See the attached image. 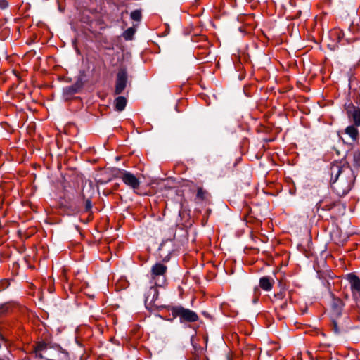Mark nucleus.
I'll use <instances>...</instances> for the list:
<instances>
[{
  "label": "nucleus",
  "mask_w": 360,
  "mask_h": 360,
  "mask_svg": "<svg viewBox=\"0 0 360 360\" xmlns=\"http://www.w3.org/2000/svg\"><path fill=\"white\" fill-rule=\"evenodd\" d=\"M333 330L335 334H339L340 332L338 326V323L335 321H333Z\"/></svg>",
  "instance_id": "19"
},
{
  "label": "nucleus",
  "mask_w": 360,
  "mask_h": 360,
  "mask_svg": "<svg viewBox=\"0 0 360 360\" xmlns=\"http://www.w3.org/2000/svg\"><path fill=\"white\" fill-rule=\"evenodd\" d=\"M359 126L349 125L347 127L344 133L347 134L352 142L357 141L359 139V134L357 127Z\"/></svg>",
  "instance_id": "11"
},
{
  "label": "nucleus",
  "mask_w": 360,
  "mask_h": 360,
  "mask_svg": "<svg viewBox=\"0 0 360 360\" xmlns=\"http://www.w3.org/2000/svg\"><path fill=\"white\" fill-rule=\"evenodd\" d=\"M336 205L337 204L335 202L331 201L329 199L325 198V199H323L317 202L316 208H317V210L321 209L322 210L329 211V210H332L334 207H335Z\"/></svg>",
  "instance_id": "12"
},
{
  "label": "nucleus",
  "mask_w": 360,
  "mask_h": 360,
  "mask_svg": "<svg viewBox=\"0 0 360 360\" xmlns=\"http://www.w3.org/2000/svg\"><path fill=\"white\" fill-rule=\"evenodd\" d=\"M356 100H359L360 101V98H357Z\"/></svg>",
  "instance_id": "26"
},
{
  "label": "nucleus",
  "mask_w": 360,
  "mask_h": 360,
  "mask_svg": "<svg viewBox=\"0 0 360 360\" xmlns=\"http://www.w3.org/2000/svg\"><path fill=\"white\" fill-rule=\"evenodd\" d=\"M354 94H356H356H357L358 97H360V94H359L358 92H356V90H354Z\"/></svg>",
  "instance_id": "23"
},
{
  "label": "nucleus",
  "mask_w": 360,
  "mask_h": 360,
  "mask_svg": "<svg viewBox=\"0 0 360 360\" xmlns=\"http://www.w3.org/2000/svg\"><path fill=\"white\" fill-rule=\"evenodd\" d=\"M209 193L208 192L202 188V187H198L197 189L196 193V199L200 201H203L207 198Z\"/></svg>",
  "instance_id": "15"
},
{
  "label": "nucleus",
  "mask_w": 360,
  "mask_h": 360,
  "mask_svg": "<svg viewBox=\"0 0 360 360\" xmlns=\"http://www.w3.org/2000/svg\"><path fill=\"white\" fill-rule=\"evenodd\" d=\"M168 311L172 316L170 320L179 317L181 323H193L197 321L199 319L196 312L189 309L184 308L181 305L168 307Z\"/></svg>",
  "instance_id": "3"
},
{
  "label": "nucleus",
  "mask_w": 360,
  "mask_h": 360,
  "mask_svg": "<svg viewBox=\"0 0 360 360\" xmlns=\"http://www.w3.org/2000/svg\"><path fill=\"white\" fill-rule=\"evenodd\" d=\"M356 100H359L360 101V98H357Z\"/></svg>",
  "instance_id": "27"
},
{
  "label": "nucleus",
  "mask_w": 360,
  "mask_h": 360,
  "mask_svg": "<svg viewBox=\"0 0 360 360\" xmlns=\"http://www.w3.org/2000/svg\"><path fill=\"white\" fill-rule=\"evenodd\" d=\"M121 179L122 181L132 189H138L140 186V181L133 174L124 171Z\"/></svg>",
  "instance_id": "8"
},
{
  "label": "nucleus",
  "mask_w": 360,
  "mask_h": 360,
  "mask_svg": "<svg viewBox=\"0 0 360 360\" xmlns=\"http://www.w3.org/2000/svg\"><path fill=\"white\" fill-rule=\"evenodd\" d=\"M127 102V101L124 96H118L116 98L115 100V110L119 112L122 111L126 107Z\"/></svg>",
  "instance_id": "14"
},
{
  "label": "nucleus",
  "mask_w": 360,
  "mask_h": 360,
  "mask_svg": "<svg viewBox=\"0 0 360 360\" xmlns=\"http://www.w3.org/2000/svg\"><path fill=\"white\" fill-rule=\"evenodd\" d=\"M354 101L356 102V103H358V101L357 100L354 99Z\"/></svg>",
  "instance_id": "25"
},
{
  "label": "nucleus",
  "mask_w": 360,
  "mask_h": 360,
  "mask_svg": "<svg viewBox=\"0 0 360 360\" xmlns=\"http://www.w3.org/2000/svg\"><path fill=\"white\" fill-rule=\"evenodd\" d=\"M274 283L275 281L274 278L269 276H265L260 278L259 284V287L262 290L265 291H270L272 289Z\"/></svg>",
  "instance_id": "10"
},
{
  "label": "nucleus",
  "mask_w": 360,
  "mask_h": 360,
  "mask_svg": "<svg viewBox=\"0 0 360 360\" xmlns=\"http://www.w3.org/2000/svg\"><path fill=\"white\" fill-rule=\"evenodd\" d=\"M349 28L353 32H360V18L356 22H353Z\"/></svg>",
  "instance_id": "18"
},
{
  "label": "nucleus",
  "mask_w": 360,
  "mask_h": 360,
  "mask_svg": "<svg viewBox=\"0 0 360 360\" xmlns=\"http://www.w3.org/2000/svg\"><path fill=\"white\" fill-rule=\"evenodd\" d=\"M345 109L349 120L354 125L360 127V108L355 106L352 102L345 104Z\"/></svg>",
  "instance_id": "5"
},
{
  "label": "nucleus",
  "mask_w": 360,
  "mask_h": 360,
  "mask_svg": "<svg viewBox=\"0 0 360 360\" xmlns=\"http://www.w3.org/2000/svg\"><path fill=\"white\" fill-rule=\"evenodd\" d=\"M8 3L6 0H0V8L1 9H5L8 7Z\"/></svg>",
  "instance_id": "21"
},
{
  "label": "nucleus",
  "mask_w": 360,
  "mask_h": 360,
  "mask_svg": "<svg viewBox=\"0 0 360 360\" xmlns=\"http://www.w3.org/2000/svg\"><path fill=\"white\" fill-rule=\"evenodd\" d=\"M158 286L153 284L150 286L145 295V305L146 308L152 309L155 305V302L158 297Z\"/></svg>",
  "instance_id": "7"
},
{
  "label": "nucleus",
  "mask_w": 360,
  "mask_h": 360,
  "mask_svg": "<svg viewBox=\"0 0 360 360\" xmlns=\"http://www.w3.org/2000/svg\"><path fill=\"white\" fill-rule=\"evenodd\" d=\"M344 306L342 301L340 299H334L332 303V309L333 314L337 316H340L342 314V309Z\"/></svg>",
  "instance_id": "13"
},
{
  "label": "nucleus",
  "mask_w": 360,
  "mask_h": 360,
  "mask_svg": "<svg viewBox=\"0 0 360 360\" xmlns=\"http://www.w3.org/2000/svg\"><path fill=\"white\" fill-rule=\"evenodd\" d=\"M34 352L37 356L46 360H59L60 354L67 356V353L61 351L60 347H51L44 342L37 343Z\"/></svg>",
  "instance_id": "2"
},
{
  "label": "nucleus",
  "mask_w": 360,
  "mask_h": 360,
  "mask_svg": "<svg viewBox=\"0 0 360 360\" xmlns=\"http://www.w3.org/2000/svg\"><path fill=\"white\" fill-rule=\"evenodd\" d=\"M91 207H92V205H91V202L90 200H89V199L86 200V202H85V210L86 212H89L91 210Z\"/></svg>",
  "instance_id": "20"
},
{
  "label": "nucleus",
  "mask_w": 360,
  "mask_h": 360,
  "mask_svg": "<svg viewBox=\"0 0 360 360\" xmlns=\"http://www.w3.org/2000/svg\"><path fill=\"white\" fill-rule=\"evenodd\" d=\"M347 279L350 283L351 291L352 295H354L357 292H360V279L359 278L354 274H349L347 276Z\"/></svg>",
  "instance_id": "9"
},
{
  "label": "nucleus",
  "mask_w": 360,
  "mask_h": 360,
  "mask_svg": "<svg viewBox=\"0 0 360 360\" xmlns=\"http://www.w3.org/2000/svg\"><path fill=\"white\" fill-rule=\"evenodd\" d=\"M131 18L134 20L139 22L142 18L141 12L139 10H135L131 13Z\"/></svg>",
  "instance_id": "17"
},
{
  "label": "nucleus",
  "mask_w": 360,
  "mask_h": 360,
  "mask_svg": "<svg viewBox=\"0 0 360 360\" xmlns=\"http://www.w3.org/2000/svg\"><path fill=\"white\" fill-rule=\"evenodd\" d=\"M355 79V78H354V77H351L349 78V84H351V83L352 82L353 79Z\"/></svg>",
  "instance_id": "22"
},
{
  "label": "nucleus",
  "mask_w": 360,
  "mask_h": 360,
  "mask_svg": "<svg viewBox=\"0 0 360 360\" xmlns=\"http://www.w3.org/2000/svg\"><path fill=\"white\" fill-rule=\"evenodd\" d=\"M127 72L126 69H120L117 75L115 84V94H120L127 86Z\"/></svg>",
  "instance_id": "6"
},
{
  "label": "nucleus",
  "mask_w": 360,
  "mask_h": 360,
  "mask_svg": "<svg viewBox=\"0 0 360 360\" xmlns=\"http://www.w3.org/2000/svg\"><path fill=\"white\" fill-rule=\"evenodd\" d=\"M281 295H282V294H281H281H278V295H277V296H278V297H281Z\"/></svg>",
  "instance_id": "24"
},
{
  "label": "nucleus",
  "mask_w": 360,
  "mask_h": 360,
  "mask_svg": "<svg viewBox=\"0 0 360 360\" xmlns=\"http://www.w3.org/2000/svg\"><path fill=\"white\" fill-rule=\"evenodd\" d=\"M135 32V28L129 27L124 32L122 36L125 40H131Z\"/></svg>",
  "instance_id": "16"
},
{
  "label": "nucleus",
  "mask_w": 360,
  "mask_h": 360,
  "mask_svg": "<svg viewBox=\"0 0 360 360\" xmlns=\"http://www.w3.org/2000/svg\"><path fill=\"white\" fill-rule=\"evenodd\" d=\"M167 266L160 262L154 264L150 271L152 284L162 287L166 282V273Z\"/></svg>",
  "instance_id": "4"
},
{
  "label": "nucleus",
  "mask_w": 360,
  "mask_h": 360,
  "mask_svg": "<svg viewBox=\"0 0 360 360\" xmlns=\"http://www.w3.org/2000/svg\"><path fill=\"white\" fill-rule=\"evenodd\" d=\"M352 170L348 165L342 164V162H334L330 166V185L333 190L339 196L346 195L350 190V183L352 179H347V176L350 175Z\"/></svg>",
  "instance_id": "1"
}]
</instances>
